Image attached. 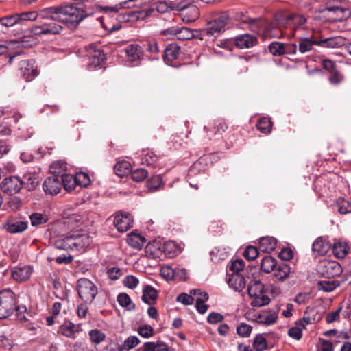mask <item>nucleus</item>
I'll use <instances>...</instances> for the list:
<instances>
[{
	"instance_id": "obj_1",
	"label": "nucleus",
	"mask_w": 351,
	"mask_h": 351,
	"mask_svg": "<svg viewBox=\"0 0 351 351\" xmlns=\"http://www.w3.org/2000/svg\"><path fill=\"white\" fill-rule=\"evenodd\" d=\"M39 12L40 18L56 20L69 29L76 28L88 16L82 7L75 3H62L41 9Z\"/></svg>"
},
{
	"instance_id": "obj_2",
	"label": "nucleus",
	"mask_w": 351,
	"mask_h": 351,
	"mask_svg": "<svg viewBox=\"0 0 351 351\" xmlns=\"http://www.w3.org/2000/svg\"><path fill=\"white\" fill-rule=\"evenodd\" d=\"M237 20L243 23H248L250 29L258 34H264L266 36L280 38L282 32L276 27V23H270L261 18L252 19L247 15L240 13L237 14Z\"/></svg>"
},
{
	"instance_id": "obj_3",
	"label": "nucleus",
	"mask_w": 351,
	"mask_h": 351,
	"mask_svg": "<svg viewBox=\"0 0 351 351\" xmlns=\"http://www.w3.org/2000/svg\"><path fill=\"white\" fill-rule=\"evenodd\" d=\"M38 18H40V12H15L0 18V24L5 27H11L16 25H26L28 22L36 21Z\"/></svg>"
},
{
	"instance_id": "obj_4",
	"label": "nucleus",
	"mask_w": 351,
	"mask_h": 351,
	"mask_svg": "<svg viewBox=\"0 0 351 351\" xmlns=\"http://www.w3.org/2000/svg\"><path fill=\"white\" fill-rule=\"evenodd\" d=\"M264 285L260 280H252L247 287V293L250 297L254 299L251 302L253 307H261L269 303V298L263 294Z\"/></svg>"
},
{
	"instance_id": "obj_5",
	"label": "nucleus",
	"mask_w": 351,
	"mask_h": 351,
	"mask_svg": "<svg viewBox=\"0 0 351 351\" xmlns=\"http://www.w3.org/2000/svg\"><path fill=\"white\" fill-rule=\"evenodd\" d=\"M230 17L223 12L214 17L207 23V27L200 31L202 36H217L225 31V27L228 23Z\"/></svg>"
},
{
	"instance_id": "obj_6",
	"label": "nucleus",
	"mask_w": 351,
	"mask_h": 351,
	"mask_svg": "<svg viewBox=\"0 0 351 351\" xmlns=\"http://www.w3.org/2000/svg\"><path fill=\"white\" fill-rule=\"evenodd\" d=\"M245 265H230L227 269L229 286L234 291L240 292L245 287V280L243 272Z\"/></svg>"
},
{
	"instance_id": "obj_7",
	"label": "nucleus",
	"mask_w": 351,
	"mask_h": 351,
	"mask_svg": "<svg viewBox=\"0 0 351 351\" xmlns=\"http://www.w3.org/2000/svg\"><path fill=\"white\" fill-rule=\"evenodd\" d=\"M78 295L82 302L92 303L98 293L97 286L90 280L85 278L77 281Z\"/></svg>"
},
{
	"instance_id": "obj_8",
	"label": "nucleus",
	"mask_w": 351,
	"mask_h": 351,
	"mask_svg": "<svg viewBox=\"0 0 351 351\" xmlns=\"http://www.w3.org/2000/svg\"><path fill=\"white\" fill-rule=\"evenodd\" d=\"M278 240L270 236L261 237L258 241V247L261 252L267 254L263 256L260 263H278L276 258L270 255L277 247Z\"/></svg>"
},
{
	"instance_id": "obj_9",
	"label": "nucleus",
	"mask_w": 351,
	"mask_h": 351,
	"mask_svg": "<svg viewBox=\"0 0 351 351\" xmlns=\"http://www.w3.org/2000/svg\"><path fill=\"white\" fill-rule=\"evenodd\" d=\"M16 298L10 289L0 291V319L10 317L15 309Z\"/></svg>"
},
{
	"instance_id": "obj_10",
	"label": "nucleus",
	"mask_w": 351,
	"mask_h": 351,
	"mask_svg": "<svg viewBox=\"0 0 351 351\" xmlns=\"http://www.w3.org/2000/svg\"><path fill=\"white\" fill-rule=\"evenodd\" d=\"M86 56L88 58L87 67L89 69H95L103 64L106 60L105 54L99 47L95 44H90L85 47Z\"/></svg>"
},
{
	"instance_id": "obj_11",
	"label": "nucleus",
	"mask_w": 351,
	"mask_h": 351,
	"mask_svg": "<svg viewBox=\"0 0 351 351\" xmlns=\"http://www.w3.org/2000/svg\"><path fill=\"white\" fill-rule=\"evenodd\" d=\"M42 25L34 26L32 29V33L35 36L42 35H56L60 34L64 27L58 24L56 20L47 19Z\"/></svg>"
},
{
	"instance_id": "obj_12",
	"label": "nucleus",
	"mask_w": 351,
	"mask_h": 351,
	"mask_svg": "<svg viewBox=\"0 0 351 351\" xmlns=\"http://www.w3.org/2000/svg\"><path fill=\"white\" fill-rule=\"evenodd\" d=\"M60 173V171L58 172L54 171L45 180L43 189L47 195H55L61 191V181H62V179Z\"/></svg>"
},
{
	"instance_id": "obj_13",
	"label": "nucleus",
	"mask_w": 351,
	"mask_h": 351,
	"mask_svg": "<svg viewBox=\"0 0 351 351\" xmlns=\"http://www.w3.org/2000/svg\"><path fill=\"white\" fill-rule=\"evenodd\" d=\"M1 189L9 195H13L23 189L21 177L10 176L3 178L0 185Z\"/></svg>"
},
{
	"instance_id": "obj_14",
	"label": "nucleus",
	"mask_w": 351,
	"mask_h": 351,
	"mask_svg": "<svg viewBox=\"0 0 351 351\" xmlns=\"http://www.w3.org/2000/svg\"><path fill=\"white\" fill-rule=\"evenodd\" d=\"M180 51V47L176 43L167 45L162 54L164 62L167 65L178 67L180 64H177V60L179 59Z\"/></svg>"
},
{
	"instance_id": "obj_15",
	"label": "nucleus",
	"mask_w": 351,
	"mask_h": 351,
	"mask_svg": "<svg viewBox=\"0 0 351 351\" xmlns=\"http://www.w3.org/2000/svg\"><path fill=\"white\" fill-rule=\"evenodd\" d=\"M210 261L213 263H219L221 262L228 261V263H245L241 258L232 257L229 259L230 254L225 247H215L210 252Z\"/></svg>"
},
{
	"instance_id": "obj_16",
	"label": "nucleus",
	"mask_w": 351,
	"mask_h": 351,
	"mask_svg": "<svg viewBox=\"0 0 351 351\" xmlns=\"http://www.w3.org/2000/svg\"><path fill=\"white\" fill-rule=\"evenodd\" d=\"M114 226L120 232H125L133 225V217L128 212H119L116 214L113 221Z\"/></svg>"
},
{
	"instance_id": "obj_17",
	"label": "nucleus",
	"mask_w": 351,
	"mask_h": 351,
	"mask_svg": "<svg viewBox=\"0 0 351 351\" xmlns=\"http://www.w3.org/2000/svg\"><path fill=\"white\" fill-rule=\"evenodd\" d=\"M21 75L27 82L34 80L38 75L37 67L34 66L33 60H21L19 62Z\"/></svg>"
},
{
	"instance_id": "obj_18",
	"label": "nucleus",
	"mask_w": 351,
	"mask_h": 351,
	"mask_svg": "<svg viewBox=\"0 0 351 351\" xmlns=\"http://www.w3.org/2000/svg\"><path fill=\"white\" fill-rule=\"evenodd\" d=\"M145 253L146 256L162 261V243L160 241H152L145 246Z\"/></svg>"
},
{
	"instance_id": "obj_19",
	"label": "nucleus",
	"mask_w": 351,
	"mask_h": 351,
	"mask_svg": "<svg viewBox=\"0 0 351 351\" xmlns=\"http://www.w3.org/2000/svg\"><path fill=\"white\" fill-rule=\"evenodd\" d=\"M32 270L29 265H17L12 269V276L16 281L23 282L30 277Z\"/></svg>"
},
{
	"instance_id": "obj_20",
	"label": "nucleus",
	"mask_w": 351,
	"mask_h": 351,
	"mask_svg": "<svg viewBox=\"0 0 351 351\" xmlns=\"http://www.w3.org/2000/svg\"><path fill=\"white\" fill-rule=\"evenodd\" d=\"M81 331L80 325H76L69 320L60 326L58 332L71 339H75L77 335Z\"/></svg>"
},
{
	"instance_id": "obj_21",
	"label": "nucleus",
	"mask_w": 351,
	"mask_h": 351,
	"mask_svg": "<svg viewBox=\"0 0 351 351\" xmlns=\"http://www.w3.org/2000/svg\"><path fill=\"white\" fill-rule=\"evenodd\" d=\"M331 245L323 237H318L312 244L313 256H324L330 250Z\"/></svg>"
},
{
	"instance_id": "obj_22",
	"label": "nucleus",
	"mask_w": 351,
	"mask_h": 351,
	"mask_svg": "<svg viewBox=\"0 0 351 351\" xmlns=\"http://www.w3.org/2000/svg\"><path fill=\"white\" fill-rule=\"evenodd\" d=\"M124 51L128 60L133 62L140 61L144 53L143 46L138 44H130L125 48Z\"/></svg>"
},
{
	"instance_id": "obj_23",
	"label": "nucleus",
	"mask_w": 351,
	"mask_h": 351,
	"mask_svg": "<svg viewBox=\"0 0 351 351\" xmlns=\"http://www.w3.org/2000/svg\"><path fill=\"white\" fill-rule=\"evenodd\" d=\"M3 228L9 233H20L27 228V222L14 219H8L4 223Z\"/></svg>"
},
{
	"instance_id": "obj_24",
	"label": "nucleus",
	"mask_w": 351,
	"mask_h": 351,
	"mask_svg": "<svg viewBox=\"0 0 351 351\" xmlns=\"http://www.w3.org/2000/svg\"><path fill=\"white\" fill-rule=\"evenodd\" d=\"M182 252L180 247L173 241H169L162 243V261L165 258H173L180 254Z\"/></svg>"
},
{
	"instance_id": "obj_25",
	"label": "nucleus",
	"mask_w": 351,
	"mask_h": 351,
	"mask_svg": "<svg viewBox=\"0 0 351 351\" xmlns=\"http://www.w3.org/2000/svg\"><path fill=\"white\" fill-rule=\"evenodd\" d=\"M257 43L256 37L248 34L239 35L234 38L235 45L240 49L252 47L255 46Z\"/></svg>"
},
{
	"instance_id": "obj_26",
	"label": "nucleus",
	"mask_w": 351,
	"mask_h": 351,
	"mask_svg": "<svg viewBox=\"0 0 351 351\" xmlns=\"http://www.w3.org/2000/svg\"><path fill=\"white\" fill-rule=\"evenodd\" d=\"M72 239L73 250L80 251L90 245V239L87 234L70 233Z\"/></svg>"
},
{
	"instance_id": "obj_27",
	"label": "nucleus",
	"mask_w": 351,
	"mask_h": 351,
	"mask_svg": "<svg viewBox=\"0 0 351 351\" xmlns=\"http://www.w3.org/2000/svg\"><path fill=\"white\" fill-rule=\"evenodd\" d=\"M319 272L328 278L339 276L343 271L341 265H319Z\"/></svg>"
},
{
	"instance_id": "obj_28",
	"label": "nucleus",
	"mask_w": 351,
	"mask_h": 351,
	"mask_svg": "<svg viewBox=\"0 0 351 351\" xmlns=\"http://www.w3.org/2000/svg\"><path fill=\"white\" fill-rule=\"evenodd\" d=\"M22 187L29 191H34L39 184L38 177L33 173H25L21 178Z\"/></svg>"
},
{
	"instance_id": "obj_29",
	"label": "nucleus",
	"mask_w": 351,
	"mask_h": 351,
	"mask_svg": "<svg viewBox=\"0 0 351 351\" xmlns=\"http://www.w3.org/2000/svg\"><path fill=\"white\" fill-rule=\"evenodd\" d=\"M261 265L266 266V265ZM267 266L271 267L274 276L280 280L287 278L291 271L289 265H267Z\"/></svg>"
},
{
	"instance_id": "obj_30",
	"label": "nucleus",
	"mask_w": 351,
	"mask_h": 351,
	"mask_svg": "<svg viewBox=\"0 0 351 351\" xmlns=\"http://www.w3.org/2000/svg\"><path fill=\"white\" fill-rule=\"evenodd\" d=\"M344 40L342 37H330L321 39L316 43V45L327 48H338L343 46Z\"/></svg>"
},
{
	"instance_id": "obj_31",
	"label": "nucleus",
	"mask_w": 351,
	"mask_h": 351,
	"mask_svg": "<svg viewBox=\"0 0 351 351\" xmlns=\"http://www.w3.org/2000/svg\"><path fill=\"white\" fill-rule=\"evenodd\" d=\"M298 51L300 53H305L313 49V45H316L318 41L313 38V36L309 38H298Z\"/></svg>"
},
{
	"instance_id": "obj_32",
	"label": "nucleus",
	"mask_w": 351,
	"mask_h": 351,
	"mask_svg": "<svg viewBox=\"0 0 351 351\" xmlns=\"http://www.w3.org/2000/svg\"><path fill=\"white\" fill-rule=\"evenodd\" d=\"M72 241L70 233L62 234L54 240V246L60 250H73Z\"/></svg>"
},
{
	"instance_id": "obj_33",
	"label": "nucleus",
	"mask_w": 351,
	"mask_h": 351,
	"mask_svg": "<svg viewBox=\"0 0 351 351\" xmlns=\"http://www.w3.org/2000/svg\"><path fill=\"white\" fill-rule=\"evenodd\" d=\"M346 9L343 8L340 6H326L320 12L325 13L329 12L332 13L333 16L331 17L332 21H341L343 18V13L347 12Z\"/></svg>"
},
{
	"instance_id": "obj_34",
	"label": "nucleus",
	"mask_w": 351,
	"mask_h": 351,
	"mask_svg": "<svg viewBox=\"0 0 351 351\" xmlns=\"http://www.w3.org/2000/svg\"><path fill=\"white\" fill-rule=\"evenodd\" d=\"M127 241L131 247L141 249L146 243V239L143 236L132 232L128 235Z\"/></svg>"
},
{
	"instance_id": "obj_35",
	"label": "nucleus",
	"mask_w": 351,
	"mask_h": 351,
	"mask_svg": "<svg viewBox=\"0 0 351 351\" xmlns=\"http://www.w3.org/2000/svg\"><path fill=\"white\" fill-rule=\"evenodd\" d=\"M158 298L157 291L149 285H146L143 289V301L148 304H152Z\"/></svg>"
},
{
	"instance_id": "obj_36",
	"label": "nucleus",
	"mask_w": 351,
	"mask_h": 351,
	"mask_svg": "<svg viewBox=\"0 0 351 351\" xmlns=\"http://www.w3.org/2000/svg\"><path fill=\"white\" fill-rule=\"evenodd\" d=\"M349 247L345 242H336L332 245V253L335 258L341 259L348 254Z\"/></svg>"
},
{
	"instance_id": "obj_37",
	"label": "nucleus",
	"mask_w": 351,
	"mask_h": 351,
	"mask_svg": "<svg viewBox=\"0 0 351 351\" xmlns=\"http://www.w3.org/2000/svg\"><path fill=\"white\" fill-rule=\"evenodd\" d=\"M228 128V126L226 123L223 121H217L214 123L212 128L208 129L207 126L204 128V130L206 132H210V134H208V138L211 139V136L216 134H222Z\"/></svg>"
},
{
	"instance_id": "obj_38",
	"label": "nucleus",
	"mask_w": 351,
	"mask_h": 351,
	"mask_svg": "<svg viewBox=\"0 0 351 351\" xmlns=\"http://www.w3.org/2000/svg\"><path fill=\"white\" fill-rule=\"evenodd\" d=\"M62 181H61L62 188L63 187L66 191H71L75 188L77 185L75 178L71 174L62 173L61 174Z\"/></svg>"
},
{
	"instance_id": "obj_39",
	"label": "nucleus",
	"mask_w": 351,
	"mask_h": 351,
	"mask_svg": "<svg viewBox=\"0 0 351 351\" xmlns=\"http://www.w3.org/2000/svg\"><path fill=\"white\" fill-rule=\"evenodd\" d=\"M261 253L258 246L250 245L244 250L243 256L247 261H252L261 256Z\"/></svg>"
},
{
	"instance_id": "obj_40",
	"label": "nucleus",
	"mask_w": 351,
	"mask_h": 351,
	"mask_svg": "<svg viewBox=\"0 0 351 351\" xmlns=\"http://www.w3.org/2000/svg\"><path fill=\"white\" fill-rule=\"evenodd\" d=\"M272 125L270 118L262 117L257 121L256 128L261 133L268 134L271 132Z\"/></svg>"
},
{
	"instance_id": "obj_41",
	"label": "nucleus",
	"mask_w": 351,
	"mask_h": 351,
	"mask_svg": "<svg viewBox=\"0 0 351 351\" xmlns=\"http://www.w3.org/2000/svg\"><path fill=\"white\" fill-rule=\"evenodd\" d=\"M193 2V0H181L178 3H173V7L172 8L178 11H183L185 9L190 8L195 12V16H197L199 14L197 8L195 6H190Z\"/></svg>"
},
{
	"instance_id": "obj_42",
	"label": "nucleus",
	"mask_w": 351,
	"mask_h": 351,
	"mask_svg": "<svg viewBox=\"0 0 351 351\" xmlns=\"http://www.w3.org/2000/svg\"><path fill=\"white\" fill-rule=\"evenodd\" d=\"M114 171L117 176L121 178L126 176L130 173V164L126 161L117 162L114 167Z\"/></svg>"
},
{
	"instance_id": "obj_43",
	"label": "nucleus",
	"mask_w": 351,
	"mask_h": 351,
	"mask_svg": "<svg viewBox=\"0 0 351 351\" xmlns=\"http://www.w3.org/2000/svg\"><path fill=\"white\" fill-rule=\"evenodd\" d=\"M140 343V340L137 337L130 336L127 338L123 345L118 347V351L129 350L134 348Z\"/></svg>"
},
{
	"instance_id": "obj_44",
	"label": "nucleus",
	"mask_w": 351,
	"mask_h": 351,
	"mask_svg": "<svg viewBox=\"0 0 351 351\" xmlns=\"http://www.w3.org/2000/svg\"><path fill=\"white\" fill-rule=\"evenodd\" d=\"M164 185L162 177L160 176H152L147 181V187L152 191H155L159 189Z\"/></svg>"
},
{
	"instance_id": "obj_45",
	"label": "nucleus",
	"mask_w": 351,
	"mask_h": 351,
	"mask_svg": "<svg viewBox=\"0 0 351 351\" xmlns=\"http://www.w3.org/2000/svg\"><path fill=\"white\" fill-rule=\"evenodd\" d=\"M268 49L274 56H280L285 55V47L283 43L277 41L272 42L269 45Z\"/></svg>"
},
{
	"instance_id": "obj_46",
	"label": "nucleus",
	"mask_w": 351,
	"mask_h": 351,
	"mask_svg": "<svg viewBox=\"0 0 351 351\" xmlns=\"http://www.w3.org/2000/svg\"><path fill=\"white\" fill-rule=\"evenodd\" d=\"M336 207L340 214L345 215L351 212V203L344 198L337 199Z\"/></svg>"
},
{
	"instance_id": "obj_47",
	"label": "nucleus",
	"mask_w": 351,
	"mask_h": 351,
	"mask_svg": "<svg viewBox=\"0 0 351 351\" xmlns=\"http://www.w3.org/2000/svg\"><path fill=\"white\" fill-rule=\"evenodd\" d=\"M117 301L120 306L127 308L128 310H133L135 308L134 304L131 301L130 296L124 293H121L117 296Z\"/></svg>"
},
{
	"instance_id": "obj_48",
	"label": "nucleus",
	"mask_w": 351,
	"mask_h": 351,
	"mask_svg": "<svg viewBox=\"0 0 351 351\" xmlns=\"http://www.w3.org/2000/svg\"><path fill=\"white\" fill-rule=\"evenodd\" d=\"M142 163L147 167H155L158 160V156L152 152H147L144 154L142 159Z\"/></svg>"
},
{
	"instance_id": "obj_49",
	"label": "nucleus",
	"mask_w": 351,
	"mask_h": 351,
	"mask_svg": "<svg viewBox=\"0 0 351 351\" xmlns=\"http://www.w3.org/2000/svg\"><path fill=\"white\" fill-rule=\"evenodd\" d=\"M31 224L33 226H38L47 222L48 217L46 215L34 213L29 216Z\"/></svg>"
},
{
	"instance_id": "obj_50",
	"label": "nucleus",
	"mask_w": 351,
	"mask_h": 351,
	"mask_svg": "<svg viewBox=\"0 0 351 351\" xmlns=\"http://www.w3.org/2000/svg\"><path fill=\"white\" fill-rule=\"evenodd\" d=\"M253 348L256 351L266 350L267 348L266 339L261 334L257 335L254 339Z\"/></svg>"
},
{
	"instance_id": "obj_51",
	"label": "nucleus",
	"mask_w": 351,
	"mask_h": 351,
	"mask_svg": "<svg viewBox=\"0 0 351 351\" xmlns=\"http://www.w3.org/2000/svg\"><path fill=\"white\" fill-rule=\"evenodd\" d=\"M328 80L332 85H338L343 82L344 75L337 69L329 73Z\"/></svg>"
},
{
	"instance_id": "obj_52",
	"label": "nucleus",
	"mask_w": 351,
	"mask_h": 351,
	"mask_svg": "<svg viewBox=\"0 0 351 351\" xmlns=\"http://www.w3.org/2000/svg\"><path fill=\"white\" fill-rule=\"evenodd\" d=\"M195 37V35L193 34V30L186 27H179L178 32L177 35V38L180 40H186L192 39Z\"/></svg>"
},
{
	"instance_id": "obj_53",
	"label": "nucleus",
	"mask_w": 351,
	"mask_h": 351,
	"mask_svg": "<svg viewBox=\"0 0 351 351\" xmlns=\"http://www.w3.org/2000/svg\"><path fill=\"white\" fill-rule=\"evenodd\" d=\"M132 179L137 182L143 181L148 176V172L143 168H138L131 171Z\"/></svg>"
},
{
	"instance_id": "obj_54",
	"label": "nucleus",
	"mask_w": 351,
	"mask_h": 351,
	"mask_svg": "<svg viewBox=\"0 0 351 351\" xmlns=\"http://www.w3.org/2000/svg\"><path fill=\"white\" fill-rule=\"evenodd\" d=\"M88 335L92 343L99 344L106 338V335L98 329H93L89 331Z\"/></svg>"
},
{
	"instance_id": "obj_55",
	"label": "nucleus",
	"mask_w": 351,
	"mask_h": 351,
	"mask_svg": "<svg viewBox=\"0 0 351 351\" xmlns=\"http://www.w3.org/2000/svg\"><path fill=\"white\" fill-rule=\"evenodd\" d=\"M77 185L87 187L90 184V179L88 173L80 172L75 176Z\"/></svg>"
},
{
	"instance_id": "obj_56",
	"label": "nucleus",
	"mask_w": 351,
	"mask_h": 351,
	"mask_svg": "<svg viewBox=\"0 0 351 351\" xmlns=\"http://www.w3.org/2000/svg\"><path fill=\"white\" fill-rule=\"evenodd\" d=\"M278 257L283 261H290L294 257V250L290 247H283L278 252Z\"/></svg>"
},
{
	"instance_id": "obj_57",
	"label": "nucleus",
	"mask_w": 351,
	"mask_h": 351,
	"mask_svg": "<svg viewBox=\"0 0 351 351\" xmlns=\"http://www.w3.org/2000/svg\"><path fill=\"white\" fill-rule=\"evenodd\" d=\"M176 269L169 265H164L160 268V274L167 280L175 278Z\"/></svg>"
},
{
	"instance_id": "obj_58",
	"label": "nucleus",
	"mask_w": 351,
	"mask_h": 351,
	"mask_svg": "<svg viewBox=\"0 0 351 351\" xmlns=\"http://www.w3.org/2000/svg\"><path fill=\"white\" fill-rule=\"evenodd\" d=\"M252 330V327L246 324L241 323L237 327V333L241 337H248Z\"/></svg>"
},
{
	"instance_id": "obj_59",
	"label": "nucleus",
	"mask_w": 351,
	"mask_h": 351,
	"mask_svg": "<svg viewBox=\"0 0 351 351\" xmlns=\"http://www.w3.org/2000/svg\"><path fill=\"white\" fill-rule=\"evenodd\" d=\"M73 256L69 254H63L61 255L56 256V257H48L49 261L51 262L53 261H56V263H70L73 261Z\"/></svg>"
},
{
	"instance_id": "obj_60",
	"label": "nucleus",
	"mask_w": 351,
	"mask_h": 351,
	"mask_svg": "<svg viewBox=\"0 0 351 351\" xmlns=\"http://www.w3.org/2000/svg\"><path fill=\"white\" fill-rule=\"evenodd\" d=\"M259 322L265 325L269 326L274 324L277 319V316L275 313H270L265 315H261L258 317Z\"/></svg>"
},
{
	"instance_id": "obj_61",
	"label": "nucleus",
	"mask_w": 351,
	"mask_h": 351,
	"mask_svg": "<svg viewBox=\"0 0 351 351\" xmlns=\"http://www.w3.org/2000/svg\"><path fill=\"white\" fill-rule=\"evenodd\" d=\"M138 334L144 338H149L154 335V329L150 325L148 324L140 326L138 328Z\"/></svg>"
},
{
	"instance_id": "obj_62",
	"label": "nucleus",
	"mask_w": 351,
	"mask_h": 351,
	"mask_svg": "<svg viewBox=\"0 0 351 351\" xmlns=\"http://www.w3.org/2000/svg\"><path fill=\"white\" fill-rule=\"evenodd\" d=\"M208 295H204L203 299H196V308L200 314H204L208 309V306L205 302L208 300Z\"/></svg>"
},
{
	"instance_id": "obj_63",
	"label": "nucleus",
	"mask_w": 351,
	"mask_h": 351,
	"mask_svg": "<svg viewBox=\"0 0 351 351\" xmlns=\"http://www.w3.org/2000/svg\"><path fill=\"white\" fill-rule=\"evenodd\" d=\"M342 311V307H339L335 311L328 313L326 316V322L328 324L333 323L338 321L340 318V313Z\"/></svg>"
},
{
	"instance_id": "obj_64",
	"label": "nucleus",
	"mask_w": 351,
	"mask_h": 351,
	"mask_svg": "<svg viewBox=\"0 0 351 351\" xmlns=\"http://www.w3.org/2000/svg\"><path fill=\"white\" fill-rule=\"evenodd\" d=\"M143 47L144 49V51L145 50L149 52L150 53L153 54L158 53L160 51L158 43L155 41H149L146 44H143Z\"/></svg>"
}]
</instances>
